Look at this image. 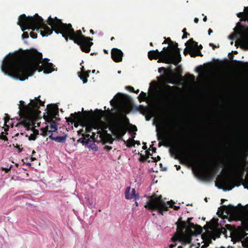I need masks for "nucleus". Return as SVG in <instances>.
Here are the masks:
<instances>
[{
  "label": "nucleus",
  "instance_id": "obj_51",
  "mask_svg": "<svg viewBox=\"0 0 248 248\" xmlns=\"http://www.w3.org/2000/svg\"><path fill=\"white\" fill-rule=\"evenodd\" d=\"M9 127V126L7 124L6 126H4V127H3V128L4 129V130L5 134L6 135H8V133L7 132V131H8Z\"/></svg>",
  "mask_w": 248,
  "mask_h": 248
},
{
  "label": "nucleus",
  "instance_id": "obj_24",
  "mask_svg": "<svg viewBox=\"0 0 248 248\" xmlns=\"http://www.w3.org/2000/svg\"><path fill=\"white\" fill-rule=\"evenodd\" d=\"M90 126H91L92 128L94 129H96L97 131H99L100 128V126H101V121L98 120H92L90 121H88Z\"/></svg>",
  "mask_w": 248,
  "mask_h": 248
},
{
  "label": "nucleus",
  "instance_id": "obj_34",
  "mask_svg": "<svg viewBox=\"0 0 248 248\" xmlns=\"http://www.w3.org/2000/svg\"><path fill=\"white\" fill-rule=\"evenodd\" d=\"M189 54L192 57H195L197 56H202L201 51H193L192 50V48H191V50L189 52Z\"/></svg>",
  "mask_w": 248,
  "mask_h": 248
},
{
  "label": "nucleus",
  "instance_id": "obj_46",
  "mask_svg": "<svg viewBox=\"0 0 248 248\" xmlns=\"http://www.w3.org/2000/svg\"><path fill=\"white\" fill-rule=\"evenodd\" d=\"M191 47H190V48H187V47H186L185 49H184V54L186 56L188 54V53L190 52V50H191Z\"/></svg>",
  "mask_w": 248,
  "mask_h": 248
},
{
  "label": "nucleus",
  "instance_id": "obj_45",
  "mask_svg": "<svg viewBox=\"0 0 248 248\" xmlns=\"http://www.w3.org/2000/svg\"><path fill=\"white\" fill-rule=\"evenodd\" d=\"M30 34L31 37L33 39H35L37 37V34L32 31L30 32Z\"/></svg>",
  "mask_w": 248,
  "mask_h": 248
},
{
  "label": "nucleus",
  "instance_id": "obj_19",
  "mask_svg": "<svg viewBox=\"0 0 248 248\" xmlns=\"http://www.w3.org/2000/svg\"><path fill=\"white\" fill-rule=\"evenodd\" d=\"M131 188L130 187H127L125 191V198L126 199H131L135 198L136 199H139L140 196L139 194H136V190L134 188H132L130 192Z\"/></svg>",
  "mask_w": 248,
  "mask_h": 248
},
{
  "label": "nucleus",
  "instance_id": "obj_63",
  "mask_svg": "<svg viewBox=\"0 0 248 248\" xmlns=\"http://www.w3.org/2000/svg\"><path fill=\"white\" fill-rule=\"evenodd\" d=\"M143 144L144 145H143V146H142V149H143V150H146V149L147 148V146H146V143H144V142H143Z\"/></svg>",
  "mask_w": 248,
  "mask_h": 248
},
{
  "label": "nucleus",
  "instance_id": "obj_56",
  "mask_svg": "<svg viewBox=\"0 0 248 248\" xmlns=\"http://www.w3.org/2000/svg\"><path fill=\"white\" fill-rule=\"evenodd\" d=\"M152 158L154 159V162H157V160H160L161 158L159 156H157V157H155V158H154V157H152Z\"/></svg>",
  "mask_w": 248,
  "mask_h": 248
},
{
  "label": "nucleus",
  "instance_id": "obj_5",
  "mask_svg": "<svg viewBox=\"0 0 248 248\" xmlns=\"http://www.w3.org/2000/svg\"><path fill=\"white\" fill-rule=\"evenodd\" d=\"M124 122L129 123V120L125 114L122 113L110 124L109 130L118 138H122L127 132L126 126L124 124Z\"/></svg>",
  "mask_w": 248,
  "mask_h": 248
},
{
  "label": "nucleus",
  "instance_id": "obj_7",
  "mask_svg": "<svg viewBox=\"0 0 248 248\" xmlns=\"http://www.w3.org/2000/svg\"><path fill=\"white\" fill-rule=\"evenodd\" d=\"M178 43L175 44L174 53H167L161 51L160 56L158 58V62H164L168 64H173L177 65L181 61L180 50Z\"/></svg>",
  "mask_w": 248,
  "mask_h": 248
},
{
  "label": "nucleus",
  "instance_id": "obj_20",
  "mask_svg": "<svg viewBox=\"0 0 248 248\" xmlns=\"http://www.w3.org/2000/svg\"><path fill=\"white\" fill-rule=\"evenodd\" d=\"M81 72L78 73V76L83 81V83H86L88 81L87 78L89 77V73H90L91 71L88 70L85 71L84 66L81 67Z\"/></svg>",
  "mask_w": 248,
  "mask_h": 248
},
{
  "label": "nucleus",
  "instance_id": "obj_33",
  "mask_svg": "<svg viewBox=\"0 0 248 248\" xmlns=\"http://www.w3.org/2000/svg\"><path fill=\"white\" fill-rule=\"evenodd\" d=\"M218 170V166L217 164L215 165L214 167L212 168V170H211L210 173V176H215L217 171Z\"/></svg>",
  "mask_w": 248,
  "mask_h": 248
},
{
  "label": "nucleus",
  "instance_id": "obj_40",
  "mask_svg": "<svg viewBox=\"0 0 248 248\" xmlns=\"http://www.w3.org/2000/svg\"><path fill=\"white\" fill-rule=\"evenodd\" d=\"M7 135L5 134L4 132H2L0 134V139L4 141H8V138L6 136Z\"/></svg>",
  "mask_w": 248,
  "mask_h": 248
},
{
  "label": "nucleus",
  "instance_id": "obj_17",
  "mask_svg": "<svg viewBox=\"0 0 248 248\" xmlns=\"http://www.w3.org/2000/svg\"><path fill=\"white\" fill-rule=\"evenodd\" d=\"M111 58L116 62H119L122 61L124 54L119 49L114 48L111 51Z\"/></svg>",
  "mask_w": 248,
  "mask_h": 248
},
{
  "label": "nucleus",
  "instance_id": "obj_42",
  "mask_svg": "<svg viewBox=\"0 0 248 248\" xmlns=\"http://www.w3.org/2000/svg\"><path fill=\"white\" fill-rule=\"evenodd\" d=\"M172 47L170 46V47H164L163 49V50L164 52H165V51H168L169 52H167V53H170L172 51Z\"/></svg>",
  "mask_w": 248,
  "mask_h": 248
},
{
  "label": "nucleus",
  "instance_id": "obj_38",
  "mask_svg": "<svg viewBox=\"0 0 248 248\" xmlns=\"http://www.w3.org/2000/svg\"><path fill=\"white\" fill-rule=\"evenodd\" d=\"M4 126H6L7 124H8L10 120H13V119H11L10 116L7 114H5V116L4 117Z\"/></svg>",
  "mask_w": 248,
  "mask_h": 248
},
{
  "label": "nucleus",
  "instance_id": "obj_15",
  "mask_svg": "<svg viewBox=\"0 0 248 248\" xmlns=\"http://www.w3.org/2000/svg\"><path fill=\"white\" fill-rule=\"evenodd\" d=\"M46 122L50 123V125H47L45 128H41V135L44 137L46 136L47 133L50 135L52 134V133L53 132H55L57 130V124L54 119H52L51 121Z\"/></svg>",
  "mask_w": 248,
  "mask_h": 248
},
{
  "label": "nucleus",
  "instance_id": "obj_25",
  "mask_svg": "<svg viewBox=\"0 0 248 248\" xmlns=\"http://www.w3.org/2000/svg\"><path fill=\"white\" fill-rule=\"evenodd\" d=\"M67 137V135H65L62 136L53 137L52 136V134H51L49 136V138L51 140H55V141L58 143H63L65 142V141H66Z\"/></svg>",
  "mask_w": 248,
  "mask_h": 248
},
{
  "label": "nucleus",
  "instance_id": "obj_62",
  "mask_svg": "<svg viewBox=\"0 0 248 248\" xmlns=\"http://www.w3.org/2000/svg\"><path fill=\"white\" fill-rule=\"evenodd\" d=\"M134 145H135V144H138V145H140V141H139V140H135V141H134Z\"/></svg>",
  "mask_w": 248,
  "mask_h": 248
},
{
  "label": "nucleus",
  "instance_id": "obj_12",
  "mask_svg": "<svg viewBox=\"0 0 248 248\" xmlns=\"http://www.w3.org/2000/svg\"><path fill=\"white\" fill-rule=\"evenodd\" d=\"M170 152L172 157H173L175 159H180L183 158L188 161L191 162H197V158L195 156H184V153L178 148L176 146H174L170 149Z\"/></svg>",
  "mask_w": 248,
  "mask_h": 248
},
{
  "label": "nucleus",
  "instance_id": "obj_47",
  "mask_svg": "<svg viewBox=\"0 0 248 248\" xmlns=\"http://www.w3.org/2000/svg\"><path fill=\"white\" fill-rule=\"evenodd\" d=\"M141 156L139 159V161L141 162H144L146 161V157L142 155H140Z\"/></svg>",
  "mask_w": 248,
  "mask_h": 248
},
{
  "label": "nucleus",
  "instance_id": "obj_50",
  "mask_svg": "<svg viewBox=\"0 0 248 248\" xmlns=\"http://www.w3.org/2000/svg\"><path fill=\"white\" fill-rule=\"evenodd\" d=\"M153 116L152 112H151V114H146L145 115V118L146 121H150L151 117Z\"/></svg>",
  "mask_w": 248,
  "mask_h": 248
},
{
  "label": "nucleus",
  "instance_id": "obj_9",
  "mask_svg": "<svg viewBox=\"0 0 248 248\" xmlns=\"http://www.w3.org/2000/svg\"><path fill=\"white\" fill-rule=\"evenodd\" d=\"M175 87L167 85L165 86L164 90V95L165 99L160 107V110L166 112L169 109V101L172 98V94L174 92Z\"/></svg>",
  "mask_w": 248,
  "mask_h": 248
},
{
  "label": "nucleus",
  "instance_id": "obj_60",
  "mask_svg": "<svg viewBox=\"0 0 248 248\" xmlns=\"http://www.w3.org/2000/svg\"><path fill=\"white\" fill-rule=\"evenodd\" d=\"M248 20V15L246 17H243V18L241 19V21H247Z\"/></svg>",
  "mask_w": 248,
  "mask_h": 248
},
{
  "label": "nucleus",
  "instance_id": "obj_10",
  "mask_svg": "<svg viewBox=\"0 0 248 248\" xmlns=\"http://www.w3.org/2000/svg\"><path fill=\"white\" fill-rule=\"evenodd\" d=\"M225 212L228 215L233 217H239L242 214V210L241 209L234 206L231 204L229 205H222L219 208L218 213L221 212V214H223Z\"/></svg>",
  "mask_w": 248,
  "mask_h": 248
},
{
  "label": "nucleus",
  "instance_id": "obj_28",
  "mask_svg": "<svg viewBox=\"0 0 248 248\" xmlns=\"http://www.w3.org/2000/svg\"><path fill=\"white\" fill-rule=\"evenodd\" d=\"M135 135H136V133H134V135H132V138L129 139L127 141H124V143L126 144V146L130 148L132 146H134V141H135V140L134 139L135 138Z\"/></svg>",
  "mask_w": 248,
  "mask_h": 248
},
{
  "label": "nucleus",
  "instance_id": "obj_48",
  "mask_svg": "<svg viewBox=\"0 0 248 248\" xmlns=\"http://www.w3.org/2000/svg\"><path fill=\"white\" fill-rule=\"evenodd\" d=\"M124 96H127L126 95H125L124 94H122L121 93H117L115 96L118 99H121L122 97H123Z\"/></svg>",
  "mask_w": 248,
  "mask_h": 248
},
{
  "label": "nucleus",
  "instance_id": "obj_6",
  "mask_svg": "<svg viewBox=\"0 0 248 248\" xmlns=\"http://www.w3.org/2000/svg\"><path fill=\"white\" fill-rule=\"evenodd\" d=\"M176 225L177 231L182 235H185L184 231L186 229L187 239H189L191 236L196 233L200 234L202 232V228L201 226L195 225L193 223H189L187 224L186 221L182 220V217L178 218Z\"/></svg>",
  "mask_w": 248,
  "mask_h": 248
},
{
  "label": "nucleus",
  "instance_id": "obj_16",
  "mask_svg": "<svg viewBox=\"0 0 248 248\" xmlns=\"http://www.w3.org/2000/svg\"><path fill=\"white\" fill-rule=\"evenodd\" d=\"M186 149H188V151H190H190H192L191 152V154H190V155H186L185 154H184V156H195L197 158V162H191L190 161H189L190 163H191V164H194V165H198V164H202L203 166H204V164H203V163H202V161H201V156L200 155H201V154L200 153V151L199 150H198L197 149V148H196L195 147H193V146H190H190L188 145H187L186 146Z\"/></svg>",
  "mask_w": 248,
  "mask_h": 248
},
{
  "label": "nucleus",
  "instance_id": "obj_27",
  "mask_svg": "<svg viewBox=\"0 0 248 248\" xmlns=\"http://www.w3.org/2000/svg\"><path fill=\"white\" fill-rule=\"evenodd\" d=\"M140 112L144 115L146 114H151L152 112V108L149 106H142L140 108Z\"/></svg>",
  "mask_w": 248,
  "mask_h": 248
},
{
  "label": "nucleus",
  "instance_id": "obj_26",
  "mask_svg": "<svg viewBox=\"0 0 248 248\" xmlns=\"http://www.w3.org/2000/svg\"><path fill=\"white\" fill-rule=\"evenodd\" d=\"M185 45L186 46H187L189 45L191 47H198V50H197V51H201V50L202 48V46L201 45L198 46V43L196 41H194L193 38L190 39L186 43Z\"/></svg>",
  "mask_w": 248,
  "mask_h": 248
},
{
  "label": "nucleus",
  "instance_id": "obj_4",
  "mask_svg": "<svg viewBox=\"0 0 248 248\" xmlns=\"http://www.w3.org/2000/svg\"><path fill=\"white\" fill-rule=\"evenodd\" d=\"M148 198L149 201L144 205V207L148 210L157 211L159 214L162 215H163V212L168 210L169 207L167 205H169L170 207L172 208L176 211L180 209L179 206L173 205L174 202L172 200L167 202L166 203L162 199V195L157 196L154 193L152 195L148 196Z\"/></svg>",
  "mask_w": 248,
  "mask_h": 248
},
{
  "label": "nucleus",
  "instance_id": "obj_53",
  "mask_svg": "<svg viewBox=\"0 0 248 248\" xmlns=\"http://www.w3.org/2000/svg\"><path fill=\"white\" fill-rule=\"evenodd\" d=\"M11 168H12V165L9 168L2 167V170H4L5 171V172L8 173L10 171Z\"/></svg>",
  "mask_w": 248,
  "mask_h": 248
},
{
  "label": "nucleus",
  "instance_id": "obj_18",
  "mask_svg": "<svg viewBox=\"0 0 248 248\" xmlns=\"http://www.w3.org/2000/svg\"><path fill=\"white\" fill-rule=\"evenodd\" d=\"M247 233L245 232L237 233L235 234V238L237 241H242L243 245H247L248 247V237H246Z\"/></svg>",
  "mask_w": 248,
  "mask_h": 248
},
{
  "label": "nucleus",
  "instance_id": "obj_43",
  "mask_svg": "<svg viewBox=\"0 0 248 248\" xmlns=\"http://www.w3.org/2000/svg\"><path fill=\"white\" fill-rule=\"evenodd\" d=\"M36 136L33 133L31 134V135L29 137V140H35L36 139Z\"/></svg>",
  "mask_w": 248,
  "mask_h": 248
},
{
  "label": "nucleus",
  "instance_id": "obj_11",
  "mask_svg": "<svg viewBox=\"0 0 248 248\" xmlns=\"http://www.w3.org/2000/svg\"><path fill=\"white\" fill-rule=\"evenodd\" d=\"M23 15L24 14H22V15ZM21 16L22 15L19 16L17 24L20 26L22 31H24L22 35V37L23 39H27L29 38L28 33L27 32L24 31L25 30L27 29L31 30L32 31H34L35 30H36L37 31H40L41 34L42 35L41 31H42V30H43V29H42L41 28V26H36L35 28L34 29L33 27H32V26H30V23H29L28 24V21H26V20L24 21V20H22L21 18Z\"/></svg>",
  "mask_w": 248,
  "mask_h": 248
},
{
  "label": "nucleus",
  "instance_id": "obj_58",
  "mask_svg": "<svg viewBox=\"0 0 248 248\" xmlns=\"http://www.w3.org/2000/svg\"><path fill=\"white\" fill-rule=\"evenodd\" d=\"M244 14V12H240V13H239L237 14V16L238 17H240V18H241V19L242 18V16Z\"/></svg>",
  "mask_w": 248,
  "mask_h": 248
},
{
  "label": "nucleus",
  "instance_id": "obj_31",
  "mask_svg": "<svg viewBox=\"0 0 248 248\" xmlns=\"http://www.w3.org/2000/svg\"><path fill=\"white\" fill-rule=\"evenodd\" d=\"M94 113L98 119H101L104 116L105 111L101 109H96Z\"/></svg>",
  "mask_w": 248,
  "mask_h": 248
},
{
  "label": "nucleus",
  "instance_id": "obj_44",
  "mask_svg": "<svg viewBox=\"0 0 248 248\" xmlns=\"http://www.w3.org/2000/svg\"><path fill=\"white\" fill-rule=\"evenodd\" d=\"M125 89L131 92L134 93L135 92L134 88L133 87L130 86H126Z\"/></svg>",
  "mask_w": 248,
  "mask_h": 248
},
{
  "label": "nucleus",
  "instance_id": "obj_49",
  "mask_svg": "<svg viewBox=\"0 0 248 248\" xmlns=\"http://www.w3.org/2000/svg\"><path fill=\"white\" fill-rule=\"evenodd\" d=\"M243 45L247 47H248V39H243L241 41Z\"/></svg>",
  "mask_w": 248,
  "mask_h": 248
},
{
  "label": "nucleus",
  "instance_id": "obj_14",
  "mask_svg": "<svg viewBox=\"0 0 248 248\" xmlns=\"http://www.w3.org/2000/svg\"><path fill=\"white\" fill-rule=\"evenodd\" d=\"M227 170L233 172L238 173L243 171V167L240 161L237 160H232L226 166Z\"/></svg>",
  "mask_w": 248,
  "mask_h": 248
},
{
  "label": "nucleus",
  "instance_id": "obj_54",
  "mask_svg": "<svg viewBox=\"0 0 248 248\" xmlns=\"http://www.w3.org/2000/svg\"><path fill=\"white\" fill-rule=\"evenodd\" d=\"M131 131L133 132H136L137 131V127L134 125H132L131 126Z\"/></svg>",
  "mask_w": 248,
  "mask_h": 248
},
{
  "label": "nucleus",
  "instance_id": "obj_41",
  "mask_svg": "<svg viewBox=\"0 0 248 248\" xmlns=\"http://www.w3.org/2000/svg\"><path fill=\"white\" fill-rule=\"evenodd\" d=\"M232 62L233 63L238 64V65L243 64L248 67V62H242L238 61L236 60H232Z\"/></svg>",
  "mask_w": 248,
  "mask_h": 248
},
{
  "label": "nucleus",
  "instance_id": "obj_23",
  "mask_svg": "<svg viewBox=\"0 0 248 248\" xmlns=\"http://www.w3.org/2000/svg\"><path fill=\"white\" fill-rule=\"evenodd\" d=\"M160 53L158 49L151 50L148 53V57L150 60H157L160 56Z\"/></svg>",
  "mask_w": 248,
  "mask_h": 248
},
{
  "label": "nucleus",
  "instance_id": "obj_37",
  "mask_svg": "<svg viewBox=\"0 0 248 248\" xmlns=\"http://www.w3.org/2000/svg\"><path fill=\"white\" fill-rule=\"evenodd\" d=\"M36 117H34V120H33V122H34L35 121V119L36 118ZM34 124V122H33L32 124H31V125L30 126V128L29 130H31L33 132V133L34 134H35V136H37L38 135H39V131L37 129H36L34 127L32 126V125Z\"/></svg>",
  "mask_w": 248,
  "mask_h": 248
},
{
  "label": "nucleus",
  "instance_id": "obj_2",
  "mask_svg": "<svg viewBox=\"0 0 248 248\" xmlns=\"http://www.w3.org/2000/svg\"><path fill=\"white\" fill-rule=\"evenodd\" d=\"M21 18L24 21H28V23H30V25H31L34 29L36 26H41V28L43 29L41 31L43 36L50 35L53 31H54L56 34H61L66 41H68V39L73 41L85 53H89L91 50V47L93 45L92 38L85 36L80 30L75 31L71 24L63 23L57 17L52 18L49 16L47 20V24L37 14H35L32 16H26L25 15H23L21 16Z\"/></svg>",
  "mask_w": 248,
  "mask_h": 248
},
{
  "label": "nucleus",
  "instance_id": "obj_57",
  "mask_svg": "<svg viewBox=\"0 0 248 248\" xmlns=\"http://www.w3.org/2000/svg\"><path fill=\"white\" fill-rule=\"evenodd\" d=\"M209 46H212V48L215 50L216 48L217 47H219V46H217L216 45H214L212 43H210L209 44Z\"/></svg>",
  "mask_w": 248,
  "mask_h": 248
},
{
  "label": "nucleus",
  "instance_id": "obj_3",
  "mask_svg": "<svg viewBox=\"0 0 248 248\" xmlns=\"http://www.w3.org/2000/svg\"><path fill=\"white\" fill-rule=\"evenodd\" d=\"M20 103L21 104L19 106L18 112L19 118L17 119L19 122L16 124L15 126L21 131H23L22 128L28 131L32 124L34 117H37L41 113L39 110V106L37 102L33 100L31 101L28 107L25 105L23 101H20Z\"/></svg>",
  "mask_w": 248,
  "mask_h": 248
},
{
  "label": "nucleus",
  "instance_id": "obj_52",
  "mask_svg": "<svg viewBox=\"0 0 248 248\" xmlns=\"http://www.w3.org/2000/svg\"><path fill=\"white\" fill-rule=\"evenodd\" d=\"M166 73L167 70L165 67H160L158 69V72L161 73L162 72Z\"/></svg>",
  "mask_w": 248,
  "mask_h": 248
},
{
  "label": "nucleus",
  "instance_id": "obj_59",
  "mask_svg": "<svg viewBox=\"0 0 248 248\" xmlns=\"http://www.w3.org/2000/svg\"><path fill=\"white\" fill-rule=\"evenodd\" d=\"M84 132V130L83 129H81L79 130L78 131V134L79 135V134H83V132Z\"/></svg>",
  "mask_w": 248,
  "mask_h": 248
},
{
  "label": "nucleus",
  "instance_id": "obj_21",
  "mask_svg": "<svg viewBox=\"0 0 248 248\" xmlns=\"http://www.w3.org/2000/svg\"><path fill=\"white\" fill-rule=\"evenodd\" d=\"M218 181L221 185L220 186H217L219 188H223L224 189H225L224 187H226V189L230 190L234 187V186H232V185H229V182L227 180L225 179L221 178L220 179L218 180Z\"/></svg>",
  "mask_w": 248,
  "mask_h": 248
},
{
  "label": "nucleus",
  "instance_id": "obj_22",
  "mask_svg": "<svg viewBox=\"0 0 248 248\" xmlns=\"http://www.w3.org/2000/svg\"><path fill=\"white\" fill-rule=\"evenodd\" d=\"M93 135L91 136L88 134H82L83 138H80L79 139L78 141L81 142L83 144H87L91 141L89 139V137H90L91 138H94L95 134L94 132L92 133Z\"/></svg>",
  "mask_w": 248,
  "mask_h": 248
},
{
  "label": "nucleus",
  "instance_id": "obj_32",
  "mask_svg": "<svg viewBox=\"0 0 248 248\" xmlns=\"http://www.w3.org/2000/svg\"><path fill=\"white\" fill-rule=\"evenodd\" d=\"M87 120L88 119H85V121L83 123L82 126H85L86 127L85 131L86 133H90L92 131L93 128H92L91 126H90L89 123L87 121Z\"/></svg>",
  "mask_w": 248,
  "mask_h": 248
},
{
  "label": "nucleus",
  "instance_id": "obj_64",
  "mask_svg": "<svg viewBox=\"0 0 248 248\" xmlns=\"http://www.w3.org/2000/svg\"><path fill=\"white\" fill-rule=\"evenodd\" d=\"M194 22H195V23H198V22H199V18H197V17H195V18H194Z\"/></svg>",
  "mask_w": 248,
  "mask_h": 248
},
{
  "label": "nucleus",
  "instance_id": "obj_13",
  "mask_svg": "<svg viewBox=\"0 0 248 248\" xmlns=\"http://www.w3.org/2000/svg\"><path fill=\"white\" fill-rule=\"evenodd\" d=\"M58 105L54 104H51L47 106V114H45L43 116V118L46 121H51L52 119H56V116L59 115ZM58 120H60V119H58Z\"/></svg>",
  "mask_w": 248,
  "mask_h": 248
},
{
  "label": "nucleus",
  "instance_id": "obj_30",
  "mask_svg": "<svg viewBox=\"0 0 248 248\" xmlns=\"http://www.w3.org/2000/svg\"><path fill=\"white\" fill-rule=\"evenodd\" d=\"M101 126H100V129L99 131H97V133L98 134H101L102 132H104L105 134L107 133L106 131V129L108 128V126L103 122H101Z\"/></svg>",
  "mask_w": 248,
  "mask_h": 248
},
{
  "label": "nucleus",
  "instance_id": "obj_36",
  "mask_svg": "<svg viewBox=\"0 0 248 248\" xmlns=\"http://www.w3.org/2000/svg\"><path fill=\"white\" fill-rule=\"evenodd\" d=\"M158 140L159 141L166 142L168 141V139L166 138L164 134L162 133L160 135H158Z\"/></svg>",
  "mask_w": 248,
  "mask_h": 248
},
{
  "label": "nucleus",
  "instance_id": "obj_39",
  "mask_svg": "<svg viewBox=\"0 0 248 248\" xmlns=\"http://www.w3.org/2000/svg\"><path fill=\"white\" fill-rule=\"evenodd\" d=\"M40 97V96H39L38 97H35L34 99V100H33V101H35V102H37L39 107L40 106H44L45 102L42 101L40 99V98H39Z\"/></svg>",
  "mask_w": 248,
  "mask_h": 248
},
{
  "label": "nucleus",
  "instance_id": "obj_8",
  "mask_svg": "<svg viewBox=\"0 0 248 248\" xmlns=\"http://www.w3.org/2000/svg\"><path fill=\"white\" fill-rule=\"evenodd\" d=\"M90 116L87 114L86 111L84 112V114L80 111L71 113L70 117L66 118V122L68 123H74V126L77 127L79 124L83 125L85 121V119H88Z\"/></svg>",
  "mask_w": 248,
  "mask_h": 248
},
{
  "label": "nucleus",
  "instance_id": "obj_1",
  "mask_svg": "<svg viewBox=\"0 0 248 248\" xmlns=\"http://www.w3.org/2000/svg\"><path fill=\"white\" fill-rule=\"evenodd\" d=\"M43 55L35 49L26 50L13 54L3 62L2 70L6 74L20 80H25L38 70H44L45 73L49 74L54 70L52 63L43 66Z\"/></svg>",
  "mask_w": 248,
  "mask_h": 248
},
{
  "label": "nucleus",
  "instance_id": "obj_35",
  "mask_svg": "<svg viewBox=\"0 0 248 248\" xmlns=\"http://www.w3.org/2000/svg\"><path fill=\"white\" fill-rule=\"evenodd\" d=\"M148 98V96L147 95V93H144L143 92H141L139 96V99L140 101H145L147 100Z\"/></svg>",
  "mask_w": 248,
  "mask_h": 248
},
{
  "label": "nucleus",
  "instance_id": "obj_55",
  "mask_svg": "<svg viewBox=\"0 0 248 248\" xmlns=\"http://www.w3.org/2000/svg\"><path fill=\"white\" fill-rule=\"evenodd\" d=\"M188 35H189V33H188L187 32H184V33L183 34V36H182V39H184L187 38Z\"/></svg>",
  "mask_w": 248,
  "mask_h": 248
},
{
  "label": "nucleus",
  "instance_id": "obj_61",
  "mask_svg": "<svg viewBox=\"0 0 248 248\" xmlns=\"http://www.w3.org/2000/svg\"><path fill=\"white\" fill-rule=\"evenodd\" d=\"M192 218L191 217H189L187 218V221L186 222L187 223V224H188L189 223H191L190 221L192 220Z\"/></svg>",
  "mask_w": 248,
  "mask_h": 248
},
{
  "label": "nucleus",
  "instance_id": "obj_29",
  "mask_svg": "<svg viewBox=\"0 0 248 248\" xmlns=\"http://www.w3.org/2000/svg\"><path fill=\"white\" fill-rule=\"evenodd\" d=\"M168 43L170 46L172 47V49L171 52L174 53L175 50V44L176 43V42H174L171 40L170 38H167L165 39L163 44H167Z\"/></svg>",
  "mask_w": 248,
  "mask_h": 248
}]
</instances>
